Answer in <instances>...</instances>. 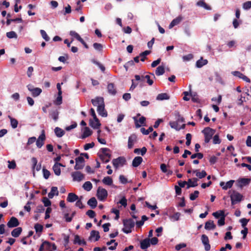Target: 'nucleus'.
Returning <instances> with one entry per match:
<instances>
[{
	"mask_svg": "<svg viewBox=\"0 0 251 251\" xmlns=\"http://www.w3.org/2000/svg\"><path fill=\"white\" fill-rule=\"evenodd\" d=\"M228 194H230L231 204L232 205L239 202L242 199V195L236 191L230 190L228 192Z\"/></svg>",
	"mask_w": 251,
	"mask_h": 251,
	"instance_id": "obj_1",
	"label": "nucleus"
},
{
	"mask_svg": "<svg viewBox=\"0 0 251 251\" xmlns=\"http://www.w3.org/2000/svg\"><path fill=\"white\" fill-rule=\"evenodd\" d=\"M124 227L123 228V231L126 233H129L131 232V228L134 226L135 222L131 219H126L123 221Z\"/></svg>",
	"mask_w": 251,
	"mask_h": 251,
	"instance_id": "obj_2",
	"label": "nucleus"
},
{
	"mask_svg": "<svg viewBox=\"0 0 251 251\" xmlns=\"http://www.w3.org/2000/svg\"><path fill=\"white\" fill-rule=\"evenodd\" d=\"M101 151V153L99 156L101 161L103 163L108 162L111 157L109 150L107 148H102Z\"/></svg>",
	"mask_w": 251,
	"mask_h": 251,
	"instance_id": "obj_3",
	"label": "nucleus"
},
{
	"mask_svg": "<svg viewBox=\"0 0 251 251\" xmlns=\"http://www.w3.org/2000/svg\"><path fill=\"white\" fill-rule=\"evenodd\" d=\"M202 132L204 135V141L205 143H207L212 138V137L214 134L215 131L210 127H205L202 131Z\"/></svg>",
	"mask_w": 251,
	"mask_h": 251,
	"instance_id": "obj_4",
	"label": "nucleus"
},
{
	"mask_svg": "<svg viewBox=\"0 0 251 251\" xmlns=\"http://www.w3.org/2000/svg\"><path fill=\"white\" fill-rule=\"evenodd\" d=\"M54 244H51L47 241L44 242L39 248V251H53L56 250Z\"/></svg>",
	"mask_w": 251,
	"mask_h": 251,
	"instance_id": "obj_5",
	"label": "nucleus"
},
{
	"mask_svg": "<svg viewBox=\"0 0 251 251\" xmlns=\"http://www.w3.org/2000/svg\"><path fill=\"white\" fill-rule=\"evenodd\" d=\"M126 163V160L124 157H119L112 160V164L116 169L123 167Z\"/></svg>",
	"mask_w": 251,
	"mask_h": 251,
	"instance_id": "obj_6",
	"label": "nucleus"
},
{
	"mask_svg": "<svg viewBox=\"0 0 251 251\" xmlns=\"http://www.w3.org/2000/svg\"><path fill=\"white\" fill-rule=\"evenodd\" d=\"M107 195L108 193L106 189L100 187H98L97 192V196L100 201H104L107 198Z\"/></svg>",
	"mask_w": 251,
	"mask_h": 251,
	"instance_id": "obj_7",
	"label": "nucleus"
},
{
	"mask_svg": "<svg viewBox=\"0 0 251 251\" xmlns=\"http://www.w3.org/2000/svg\"><path fill=\"white\" fill-rule=\"evenodd\" d=\"M26 87L28 91L31 92L33 97L39 96L42 92L41 88L38 87L35 88L32 84H28Z\"/></svg>",
	"mask_w": 251,
	"mask_h": 251,
	"instance_id": "obj_8",
	"label": "nucleus"
},
{
	"mask_svg": "<svg viewBox=\"0 0 251 251\" xmlns=\"http://www.w3.org/2000/svg\"><path fill=\"white\" fill-rule=\"evenodd\" d=\"M175 210L174 208L170 207L168 208L167 212L166 213V215H168L170 219L172 222L177 221L179 220L180 217L181 216V214L179 212H176L173 215H169L168 213L171 211H173Z\"/></svg>",
	"mask_w": 251,
	"mask_h": 251,
	"instance_id": "obj_9",
	"label": "nucleus"
},
{
	"mask_svg": "<svg viewBox=\"0 0 251 251\" xmlns=\"http://www.w3.org/2000/svg\"><path fill=\"white\" fill-rule=\"evenodd\" d=\"M45 139V132L44 130H43L41 132V134L36 140V145L38 148H41L44 145Z\"/></svg>",
	"mask_w": 251,
	"mask_h": 251,
	"instance_id": "obj_10",
	"label": "nucleus"
},
{
	"mask_svg": "<svg viewBox=\"0 0 251 251\" xmlns=\"http://www.w3.org/2000/svg\"><path fill=\"white\" fill-rule=\"evenodd\" d=\"M84 165V159L82 156H78L75 159V169L76 170L82 169Z\"/></svg>",
	"mask_w": 251,
	"mask_h": 251,
	"instance_id": "obj_11",
	"label": "nucleus"
},
{
	"mask_svg": "<svg viewBox=\"0 0 251 251\" xmlns=\"http://www.w3.org/2000/svg\"><path fill=\"white\" fill-rule=\"evenodd\" d=\"M135 126L137 128H139L141 127V126H145V121H146V118L142 116L139 118V120L137 119V117H134L133 118Z\"/></svg>",
	"mask_w": 251,
	"mask_h": 251,
	"instance_id": "obj_12",
	"label": "nucleus"
},
{
	"mask_svg": "<svg viewBox=\"0 0 251 251\" xmlns=\"http://www.w3.org/2000/svg\"><path fill=\"white\" fill-rule=\"evenodd\" d=\"M72 177H73V179L74 181H80L82 180L84 176L83 174H82L80 172H75L72 173L71 174Z\"/></svg>",
	"mask_w": 251,
	"mask_h": 251,
	"instance_id": "obj_13",
	"label": "nucleus"
},
{
	"mask_svg": "<svg viewBox=\"0 0 251 251\" xmlns=\"http://www.w3.org/2000/svg\"><path fill=\"white\" fill-rule=\"evenodd\" d=\"M91 101L93 105L97 106V108L104 104L103 98L100 97H98L94 99H92Z\"/></svg>",
	"mask_w": 251,
	"mask_h": 251,
	"instance_id": "obj_14",
	"label": "nucleus"
},
{
	"mask_svg": "<svg viewBox=\"0 0 251 251\" xmlns=\"http://www.w3.org/2000/svg\"><path fill=\"white\" fill-rule=\"evenodd\" d=\"M201 240L203 245L204 246L205 250L206 251H209L210 249V245L209 244V241L208 237L206 235L203 234L201 235Z\"/></svg>",
	"mask_w": 251,
	"mask_h": 251,
	"instance_id": "obj_15",
	"label": "nucleus"
},
{
	"mask_svg": "<svg viewBox=\"0 0 251 251\" xmlns=\"http://www.w3.org/2000/svg\"><path fill=\"white\" fill-rule=\"evenodd\" d=\"M231 74L235 76L242 79L247 82L250 83L251 82V80L249 78L239 71H233L231 72Z\"/></svg>",
	"mask_w": 251,
	"mask_h": 251,
	"instance_id": "obj_16",
	"label": "nucleus"
},
{
	"mask_svg": "<svg viewBox=\"0 0 251 251\" xmlns=\"http://www.w3.org/2000/svg\"><path fill=\"white\" fill-rule=\"evenodd\" d=\"M60 167H65V166L60 163H55L52 167L53 171L57 176H59L61 175Z\"/></svg>",
	"mask_w": 251,
	"mask_h": 251,
	"instance_id": "obj_17",
	"label": "nucleus"
},
{
	"mask_svg": "<svg viewBox=\"0 0 251 251\" xmlns=\"http://www.w3.org/2000/svg\"><path fill=\"white\" fill-rule=\"evenodd\" d=\"M7 225L9 228L15 227L19 225V222L16 218L12 217L8 222Z\"/></svg>",
	"mask_w": 251,
	"mask_h": 251,
	"instance_id": "obj_18",
	"label": "nucleus"
},
{
	"mask_svg": "<svg viewBox=\"0 0 251 251\" xmlns=\"http://www.w3.org/2000/svg\"><path fill=\"white\" fill-rule=\"evenodd\" d=\"M137 141V136L135 134H132L129 136L128 139L127 147L128 148L130 149H132L134 144Z\"/></svg>",
	"mask_w": 251,
	"mask_h": 251,
	"instance_id": "obj_19",
	"label": "nucleus"
},
{
	"mask_svg": "<svg viewBox=\"0 0 251 251\" xmlns=\"http://www.w3.org/2000/svg\"><path fill=\"white\" fill-rule=\"evenodd\" d=\"M234 182V180H230L227 182L225 183L223 181H221L220 183V186L222 188L223 190H226L228 189L231 188Z\"/></svg>",
	"mask_w": 251,
	"mask_h": 251,
	"instance_id": "obj_20",
	"label": "nucleus"
},
{
	"mask_svg": "<svg viewBox=\"0 0 251 251\" xmlns=\"http://www.w3.org/2000/svg\"><path fill=\"white\" fill-rule=\"evenodd\" d=\"M182 20L183 17L181 15L178 16L171 22L169 26V28L171 29L175 25H178Z\"/></svg>",
	"mask_w": 251,
	"mask_h": 251,
	"instance_id": "obj_21",
	"label": "nucleus"
},
{
	"mask_svg": "<svg viewBox=\"0 0 251 251\" xmlns=\"http://www.w3.org/2000/svg\"><path fill=\"white\" fill-rule=\"evenodd\" d=\"M100 238L99 232L98 231L92 230L90 233L89 240L94 242L98 241Z\"/></svg>",
	"mask_w": 251,
	"mask_h": 251,
	"instance_id": "obj_22",
	"label": "nucleus"
},
{
	"mask_svg": "<svg viewBox=\"0 0 251 251\" xmlns=\"http://www.w3.org/2000/svg\"><path fill=\"white\" fill-rule=\"evenodd\" d=\"M150 239L146 238L140 241V248L143 250H145L150 246Z\"/></svg>",
	"mask_w": 251,
	"mask_h": 251,
	"instance_id": "obj_23",
	"label": "nucleus"
},
{
	"mask_svg": "<svg viewBox=\"0 0 251 251\" xmlns=\"http://www.w3.org/2000/svg\"><path fill=\"white\" fill-rule=\"evenodd\" d=\"M178 122H177H177L171 121L169 123V125L172 128H174L176 130H179L180 129H181L182 128H184L185 127L184 124L182 125V126H178Z\"/></svg>",
	"mask_w": 251,
	"mask_h": 251,
	"instance_id": "obj_24",
	"label": "nucleus"
},
{
	"mask_svg": "<svg viewBox=\"0 0 251 251\" xmlns=\"http://www.w3.org/2000/svg\"><path fill=\"white\" fill-rule=\"evenodd\" d=\"M104 107L105 105L104 104L103 105L100 106V107L97 108V111L99 114L103 117H106L107 116V113L105 110Z\"/></svg>",
	"mask_w": 251,
	"mask_h": 251,
	"instance_id": "obj_25",
	"label": "nucleus"
},
{
	"mask_svg": "<svg viewBox=\"0 0 251 251\" xmlns=\"http://www.w3.org/2000/svg\"><path fill=\"white\" fill-rule=\"evenodd\" d=\"M107 90L108 93L112 95H115L117 93L116 87L114 84L112 83L107 85Z\"/></svg>",
	"mask_w": 251,
	"mask_h": 251,
	"instance_id": "obj_26",
	"label": "nucleus"
},
{
	"mask_svg": "<svg viewBox=\"0 0 251 251\" xmlns=\"http://www.w3.org/2000/svg\"><path fill=\"white\" fill-rule=\"evenodd\" d=\"M78 199V197L73 193H69L67 201L70 202H73L77 201Z\"/></svg>",
	"mask_w": 251,
	"mask_h": 251,
	"instance_id": "obj_27",
	"label": "nucleus"
},
{
	"mask_svg": "<svg viewBox=\"0 0 251 251\" xmlns=\"http://www.w3.org/2000/svg\"><path fill=\"white\" fill-rule=\"evenodd\" d=\"M216 227V225L214 223V222L213 221H208L206 222L205 224L204 228L206 230H211L214 229Z\"/></svg>",
	"mask_w": 251,
	"mask_h": 251,
	"instance_id": "obj_28",
	"label": "nucleus"
},
{
	"mask_svg": "<svg viewBox=\"0 0 251 251\" xmlns=\"http://www.w3.org/2000/svg\"><path fill=\"white\" fill-rule=\"evenodd\" d=\"M193 173L196 174V176L200 179L205 177L207 175L206 172L202 170L200 172L199 170H195L193 171Z\"/></svg>",
	"mask_w": 251,
	"mask_h": 251,
	"instance_id": "obj_29",
	"label": "nucleus"
},
{
	"mask_svg": "<svg viewBox=\"0 0 251 251\" xmlns=\"http://www.w3.org/2000/svg\"><path fill=\"white\" fill-rule=\"evenodd\" d=\"M198 179L196 178H194L193 179H189L187 181V188H189L191 187H194L198 185Z\"/></svg>",
	"mask_w": 251,
	"mask_h": 251,
	"instance_id": "obj_30",
	"label": "nucleus"
},
{
	"mask_svg": "<svg viewBox=\"0 0 251 251\" xmlns=\"http://www.w3.org/2000/svg\"><path fill=\"white\" fill-rule=\"evenodd\" d=\"M196 5L198 6L202 7L208 10H210L211 9V7L204 2V0H199V1L197 2Z\"/></svg>",
	"mask_w": 251,
	"mask_h": 251,
	"instance_id": "obj_31",
	"label": "nucleus"
},
{
	"mask_svg": "<svg viewBox=\"0 0 251 251\" xmlns=\"http://www.w3.org/2000/svg\"><path fill=\"white\" fill-rule=\"evenodd\" d=\"M92 134L91 130L88 127H85L83 130V133L81 136L82 139L89 137Z\"/></svg>",
	"mask_w": 251,
	"mask_h": 251,
	"instance_id": "obj_32",
	"label": "nucleus"
},
{
	"mask_svg": "<svg viewBox=\"0 0 251 251\" xmlns=\"http://www.w3.org/2000/svg\"><path fill=\"white\" fill-rule=\"evenodd\" d=\"M145 77L147 80V82L149 85H152L153 83V79L155 78V76L153 74H151L150 75H145Z\"/></svg>",
	"mask_w": 251,
	"mask_h": 251,
	"instance_id": "obj_33",
	"label": "nucleus"
},
{
	"mask_svg": "<svg viewBox=\"0 0 251 251\" xmlns=\"http://www.w3.org/2000/svg\"><path fill=\"white\" fill-rule=\"evenodd\" d=\"M143 159L140 156L135 157L132 161V166L137 167L142 163Z\"/></svg>",
	"mask_w": 251,
	"mask_h": 251,
	"instance_id": "obj_34",
	"label": "nucleus"
},
{
	"mask_svg": "<svg viewBox=\"0 0 251 251\" xmlns=\"http://www.w3.org/2000/svg\"><path fill=\"white\" fill-rule=\"evenodd\" d=\"M93 121H90V125L94 128H99L100 126V124L98 118L93 119Z\"/></svg>",
	"mask_w": 251,
	"mask_h": 251,
	"instance_id": "obj_35",
	"label": "nucleus"
},
{
	"mask_svg": "<svg viewBox=\"0 0 251 251\" xmlns=\"http://www.w3.org/2000/svg\"><path fill=\"white\" fill-rule=\"evenodd\" d=\"M70 35L73 37L74 38H75L78 41H79L80 43L83 42V39L80 37V36L75 31H70Z\"/></svg>",
	"mask_w": 251,
	"mask_h": 251,
	"instance_id": "obj_36",
	"label": "nucleus"
},
{
	"mask_svg": "<svg viewBox=\"0 0 251 251\" xmlns=\"http://www.w3.org/2000/svg\"><path fill=\"white\" fill-rule=\"evenodd\" d=\"M22 231V228L21 227H17L14 229L11 232V235L14 237H18L21 234Z\"/></svg>",
	"mask_w": 251,
	"mask_h": 251,
	"instance_id": "obj_37",
	"label": "nucleus"
},
{
	"mask_svg": "<svg viewBox=\"0 0 251 251\" xmlns=\"http://www.w3.org/2000/svg\"><path fill=\"white\" fill-rule=\"evenodd\" d=\"M58 195V191L57 188L56 187H52L50 192L48 194V197L49 199H52L54 196Z\"/></svg>",
	"mask_w": 251,
	"mask_h": 251,
	"instance_id": "obj_38",
	"label": "nucleus"
},
{
	"mask_svg": "<svg viewBox=\"0 0 251 251\" xmlns=\"http://www.w3.org/2000/svg\"><path fill=\"white\" fill-rule=\"evenodd\" d=\"M74 243L77 244L79 245H86V242L85 241V240L84 239H81L80 237L77 235H76L75 236Z\"/></svg>",
	"mask_w": 251,
	"mask_h": 251,
	"instance_id": "obj_39",
	"label": "nucleus"
},
{
	"mask_svg": "<svg viewBox=\"0 0 251 251\" xmlns=\"http://www.w3.org/2000/svg\"><path fill=\"white\" fill-rule=\"evenodd\" d=\"M54 133L57 137L60 138L64 135L65 131L61 128L56 127L54 129Z\"/></svg>",
	"mask_w": 251,
	"mask_h": 251,
	"instance_id": "obj_40",
	"label": "nucleus"
},
{
	"mask_svg": "<svg viewBox=\"0 0 251 251\" xmlns=\"http://www.w3.org/2000/svg\"><path fill=\"white\" fill-rule=\"evenodd\" d=\"M34 229L36 234H38V236H40L41 233L42 232L43 226L39 224H36L34 225Z\"/></svg>",
	"mask_w": 251,
	"mask_h": 251,
	"instance_id": "obj_41",
	"label": "nucleus"
},
{
	"mask_svg": "<svg viewBox=\"0 0 251 251\" xmlns=\"http://www.w3.org/2000/svg\"><path fill=\"white\" fill-rule=\"evenodd\" d=\"M170 98L169 96L167 93H161L157 95L156 97V100H167Z\"/></svg>",
	"mask_w": 251,
	"mask_h": 251,
	"instance_id": "obj_42",
	"label": "nucleus"
},
{
	"mask_svg": "<svg viewBox=\"0 0 251 251\" xmlns=\"http://www.w3.org/2000/svg\"><path fill=\"white\" fill-rule=\"evenodd\" d=\"M103 184L106 185L111 186L113 184V179L110 176H105L102 180Z\"/></svg>",
	"mask_w": 251,
	"mask_h": 251,
	"instance_id": "obj_43",
	"label": "nucleus"
},
{
	"mask_svg": "<svg viewBox=\"0 0 251 251\" xmlns=\"http://www.w3.org/2000/svg\"><path fill=\"white\" fill-rule=\"evenodd\" d=\"M87 204L92 208H95L97 205V201L95 198H91L87 202Z\"/></svg>",
	"mask_w": 251,
	"mask_h": 251,
	"instance_id": "obj_44",
	"label": "nucleus"
},
{
	"mask_svg": "<svg viewBox=\"0 0 251 251\" xmlns=\"http://www.w3.org/2000/svg\"><path fill=\"white\" fill-rule=\"evenodd\" d=\"M208 61L206 59H203L202 58L198 60L196 62V66L198 68H201L203 66L206 65Z\"/></svg>",
	"mask_w": 251,
	"mask_h": 251,
	"instance_id": "obj_45",
	"label": "nucleus"
},
{
	"mask_svg": "<svg viewBox=\"0 0 251 251\" xmlns=\"http://www.w3.org/2000/svg\"><path fill=\"white\" fill-rule=\"evenodd\" d=\"M213 215L215 218L217 219L220 218L221 217H223L224 216H226V215L225 214V212L223 210H220L214 212L213 213Z\"/></svg>",
	"mask_w": 251,
	"mask_h": 251,
	"instance_id": "obj_46",
	"label": "nucleus"
},
{
	"mask_svg": "<svg viewBox=\"0 0 251 251\" xmlns=\"http://www.w3.org/2000/svg\"><path fill=\"white\" fill-rule=\"evenodd\" d=\"M165 73L164 67L163 66H159L158 67L155 71V74L157 75H161Z\"/></svg>",
	"mask_w": 251,
	"mask_h": 251,
	"instance_id": "obj_47",
	"label": "nucleus"
},
{
	"mask_svg": "<svg viewBox=\"0 0 251 251\" xmlns=\"http://www.w3.org/2000/svg\"><path fill=\"white\" fill-rule=\"evenodd\" d=\"M251 181V179L246 178H242L238 180V182L241 186H245L248 185L250 182Z\"/></svg>",
	"mask_w": 251,
	"mask_h": 251,
	"instance_id": "obj_48",
	"label": "nucleus"
},
{
	"mask_svg": "<svg viewBox=\"0 0 251 251\" xmlns=\"http://www.w3.org/2000/svg\"><path fill=\"white\" fill-rule=\"evenodd\" d=\"M9 17H10V15L8 14L7 16V20L6 21V24L7 25H9L12 22H20V23L22 22V18H18L14 19H8V18Z\"/></svg>",
	"mask_w": 251,
	"mask_h": 251,
	"instance_id": "obj_49",
	"label": "nucleus"
},
{
	"mask_svg": "<svg viewBox=\"0 0 251 251\" xmlns=\"http://www.w3.org/2000/svg\"><path fill=\"white\" fill-rule=\"evenodd\" d=\"M8 118L10 120V124L12 128H16L17 127L18 124V121L16 119L12 118L10 116H8Z\"/></svg>",
	"mask_w": 251,
	"mask_h": 251,
	"instance_id": "obj_50",
	"label": "nucleus"
},
{
	"mask_svg": "<svg viewBox=\"0 0 251 251\" xmlns=\"http://www.w3.org/2000/svg\"><path fill=\"white\" fill-rule=\"evenodd\" d=\"M83 188L84 190L89 191L92 188V184L90 181H86L83 184Z\"/></svg>",
	"mask_w": 251,
	"mask_h": 251,
	"instance_id": "obj_51",
	"label": "nucleus"
},
{
	"mask_svg": "<svg viewBox=\"0 0 251 251\" xmlns=\"http://www.w3.org/2000/svg\"><path fill=\"white\" fill-rule=\"evenodd\" d=\"M6 37L9 39L17 38L18 36L15 31H11L6 33Z\"/></svg>",
	"mask_w": 251,
	"mask_h": 251,
	"instance_id": "obj_52",
	"label": "nucleus"
},
{
	"mask_svg": "<svg viewBox=\"0 0 251 251\" xmlns=\"http://www.w3.org/2000/svg\"><path fill=\"white\" fill-rule=\"evenodd\" d=\"M50 116L55 121H56L58 118V112L57 110H53L50 113Z\"/></svg>",
	"mask_w": 251,
	"mask_h": 251,
	"instance_id": "obj_53",
	"label": "nucleus"
},
{
	"mask_svg": "<svg viewBox=\"0 0 251 251\" xmlns=\"http://www.w3.org/2000/svg\"><path fill=\"white\" fill-rule=\"evenodd\" d=\"M153 128L152 126H150L148 129H146L145 128L142 127L141 128V132L144 135H148L150 132L152 131Z\"/></svg>",
	"mask_w": 251,
	"mask_h": 251,
	"instance_id": "obj_54",
	"label": "nucleus"
},
{
	"mask_svg": "<svg viewBox=\"0 0 251 251\" xmlns=\"http://www.w3.org/2000/svg\"><path fill=\"white\" fill-rule=\"evenodd\" d=\"M75 214V212H73L71 216H70L68 213H66L64 215V218L65 219V221L67 222H70L74 216Z\"/></svg>",
	"mask_w": 251,
	"mask_h": 251,
	"instance_id": "obj_55",
	"label": "nucleus"
},
{
	"mask_svg": "<svg viewBox=\"0 0 251 251\" xmlns=\"http://www.w3.org/2000/svg\"><path fill=\"white\" fill-rule=\"evenodd\" d=\"M199 192L198 191H195L193 193L190 194V199L192 201H194L198 197Z\"/></svg>",
	"mask_w": 251,
	"mask_h": 251,
	"instance_id": "obj_56",
	"label": "nucleus"
},
{
	"mask_svg": "<svg viewBox=\"0 0 251 251\" xmlns=\"http://www.w3.org/2000/svg\"><path fill=\"white\" fill-rule=\"evenodd\" d=\"M62 95H58L56 98V100H54V103L56 105H59L62 103Z\"/></svg>",
	"mask_w": 251,
	"mask_h": 251,
	"instance_id": "obj_57",
	"label": "nucleus"
},
{
	"mask_svg": "<svg viewBox=\"0 0 251 251\" xmlns=\"http://www.w3.org/2000/svg\"><path fill=\"white\" fill-rule=\"evenodd\" d=\"M174 114L177 122H184L183 118L180 116L178 112L175 111Z\"/></svg>",
	"mask_w": 251,
	"mask_h": 251,
	"instance_id": "obj_58",
	"label": "nucleus"
},
{
	"mask_svg": "<svg viewBox=\"0 0 251 251\" xmlns=\"http://www.w3.org/2000/svg\"><path fill=\"white\" fill-rule=\"evenodd\" d=\"M43 176L46 179H47L49 178L50 175V173L49 171L46 169L45 168L43 169Z\"/></svg>",
	"mask_w": 251,
	"mask_h": 251,
	"instance_id": "obj_59",
	"label": "nucleus"
},
{
	"mask_svg": "<svg viewBox=\"0 0 251 251\" xmlns=\"http://www.w3.org/2000/svg\"><path fill=\"white\" fill-rule=\"evenodd\" d=\"M40 33L43 38L45 39L46 41H49L50 40V38L45 30L43 29L41 30Z\"/></svg>",
	"mask_w": 251,
	"mask_h": 251,
	"instance_id": "obj_60",
	"label": "nucleus"
},
{
	"mask_svg": "<svg viewBox=\"0 0 251 251\" xmlns=\"http://www.w3.org/2000/svg\"><path fill=\"white\" fill-rule=\"evenodd\" d=\"M251 8V1H248L243 4V8L245 10H249Z\"/></svg>",
	"mask_w": 251,
	"mask_h": 251,
	"instance_id": "obj_61",
	"label": "nucleus"
},
{
	"mask_svg": "<svg viewBox=\"0 0 251 251\" xmlns=\"http://www.w3.org/2000/svg\"><path fill=\"white\" fill-rule=\"evenodd\" d=\"M42 201L46 207H48L51 205V201L46 197L43 199Z\"/></svg>",
	"mask_w": 251,
	"mask_h": 251,
	"instance_id": "obj_62",
	"label": "nucleus"
},
{
	"mask_svg": "<svg viewBox=\"0 0 251 251\" xmlns=\"http://www.w3.org/2000/svg\"><path fill=\"white\" fill-rule=\"evenodd\" d=\"M95 146V144L94 142H91L90 143H87L84 146V149L85 151H87L90 149L93 148Z\"/></svg>",
	"mask_w": 251,
	"mask_h": 251,
	"instance_id": "obj_63",
	"label": "nucleus"
},
{
	"mask_svg": "<svg viewBox=\"0 0 251 251\" xmlns=\"http://www.w3.org/2000/svg\"><path fill=\"white\" fill-rule=\"evenodd\" d=\"M119 180L122 184H126L129 182L124 175H120L119 176Z\"/></svg>",
	"mask_w": 251,
	"mask_h": 251,
	"instance_id": "obj_64",
	"label": "nucleus"
}]
</instances>
